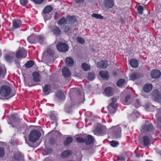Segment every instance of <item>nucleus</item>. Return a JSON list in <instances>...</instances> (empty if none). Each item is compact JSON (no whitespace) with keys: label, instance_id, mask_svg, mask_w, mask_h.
<instances>
[{"label":"nucleus","instance_id":"nucleus-1","mask_svg":"<svg viewBox=\"0 0 161 161\" xmlns=\"http://www.w3.org/2000/svg\"><path fill=\"white\" fill-rule=\"evenodd\" d=\"M11 93V88L7 86H2L0 89V93L2 97H7L9 96V97H11L14 95L16 93L15 92L13 94Z\"/></svg>","mask_w":161,"mask_h":161},{"label":"nucleus","instance_id":"nucleus-2","mask_svg":"<svg viewBox=\"0 0 161 161\" xmlns=\"http://www.w3.org/2000/svg\"><path fill=\"white\" fill-rule=\"evenodd\" d=\"M41 133L38 130H33L30 132L29 136V139L31 142H35L41 136Z\"/></svg>","mask_w":161,"mask_h":161},{"label":"nucleus","instance_id":"nucleus-3","mask_svg":"<svg viewBox=\"0 0 161 161\" xmlns=\"http://www.w3.org/2000/svg\"><path fill=\"white\" fill-rule=\"evenodd\" d=\"M112 136L116 139L120 138L121 137V127L119 126L112 127L111 129Z\"/></svg>","mask_w":161,"mask_h":161},{"label":"nucleus","instance_id":"nucleus-4","mask_svg":"<svg viewBox=\"0 0 161 161\" xmlns=\"http://www.w3.org/2000/svg\"><path fill=\"white\" fill-rule=\"evenodd\" d=\"M95 129L93 130V132L95 135H103L106 132V127L103 125L97 124L95 126Z\"/></svg>","mask_w":161,"mask_h":161},{"label":"nucleus","instance_id":"nucleus-5","mask_svg":"<svg viewBox=\"0 0 161 161\" xmlns=\"http://www.w3.org/2000/svg\"><path fill=\"white\" fill-rule=\"evenodd\" d=\"M153 129V125L150 123L148 121H146L145 122V124L142 125L141 131L142 133H144L150 131Z\"/></svg>","mask_w":161,"mask_h":161},{"label":"nucleus","instance_id":"nucleus-6","mask_svg":"<svg viewBox=\"0 0 161 161\" xmlns=\"http://www.w3.org/2000/svg\"><path fill=\"white\" fill-rule=\"evenodd\" d=\"M16 57L18 59L25 58L26 56V51L23 48H19L16 53Z\"/></svg>","mask_w":161,"mask_h":161},{"label":"nucleus","instance_id":"nucleus-7","mask_svg":"<svg viewBox=\"0 0 161 161\" xmlns=\"http://www.w3.org/2000/svg\"><path fill=\"white\" fill-rule=\"evenodd\" d=\"M58 50L62 52L67 51L69 49V47L67 45L64 43L59 42L57 45Z\"/></svg>","mask_w":161,"mask_h":161},{"label":"nucleus","instance_id":"nucleus-8","mask_svg":"<svg viewBox=\"0 0 161 161\" xmlns=\"http://www.w3.org/2000/svg\"><path fill=\"white\" fill-rule=\"evenodd\" d=\"M153 96L155 101L159 102L161 99V96L159 92L157 90H154L153 91Z\"/></svg>","mask_w":161,"mask_h":161},{"label":"nucleus","instance_id":"nucleus-9","mask_svg":"<svg viewBox=\"0 0 161 161\" xmlns=\"http://www.w3.org/2000/svg\"><path fill=\"white\" fill-rule=\"evenodd\" d=\"M161 75V72L158 69H154L151 72V76L153 78L157 79Z\"/></svg>","mask_w":161,"mask_h":161},{"label":"nucleus","instance_id":"nucleus-10","mask_svg":"<svg viewBox=\"0 0 161 161\" xmlns=\"http://www.w3.org/2000/svg\"><path fill=\"white\" fill-rule=\"evenodd\" d=\"M108 65L107 61L106 60H103L98 62L97 64V67L100 69L106 68Z\"/></svg>","mask_w":161,"mask_h":161},{"label":"nucleus","instance_id":"nucleus-11","mask_svg":"<svg viewBox=\"0 0 161 161\" xmlns=\"http://www.w3.org/2000/svg\"><path fill=\"white\" fill-rule=\"evenodd\" d=\"M12 119L13 120L12 125L13 127H15L19 125V119L17 118V114H14L11 116Z\"/></svg>","mask_w":161,"mask_h":161},{"label":"nucleus","instance_id":"nucleus-12","mask_svg":"<svg viewBox=\"0 0 161 161\" xmlns=\"http://www.w3.org/2000/svg\"><path fill=\"white\" fill-rule=\"evenodd\" d=\"M103 3L105 7L107 8H111L114 5L113 0H104Z\"/></svg>","mask_w":161,"mask_h":161},{"label":"nucleus","instance_id":"nucleus-13","mask_svg":"<svg viewBox=\"0 0 161 161\" xmlns=\"http://www.w3.org/2000/svg\"><path fill=\"white\" fill-rule=\"evenodd\" d=\"M51 32L53 33V34L57 36H59L60 34V31L59 28L56 26H53L50 27Z\"/></svg>","mask_w":161,"mask_h":161},{"label":"nucleus","instance_id":"nucleus-14","mask_svg":"<svg viewBox=\"0 0 161 161\" xmlns=\"http://www.w3.org/2000/svg\"><path fill=\"white\" fill-rule=\"evenodd\" d=\"M22 22L19 19H14L13 20V26L14 28H19L21 25Z\"/></svg>","mask_w":161,"mask_h":161},{"label":"nucleus","instance_id":"nucleus-15","mask_svg":"<svg viewBox=\"0 0 161 161\" xmlns=\"http://www.w3.org/2000/svg\"><path fill=\"white\" fill-rule=\"evenodd\" d=\"M139 141L140 143H143L145 146H147L150 144V139L148 136H143L142 142H141L140 140H139Z\"/></svg>","mask_w":161,"mask_h":161},{"label":"nucleus","instance_id":"nucleus-16","mask_svg":"<svg viewBox=\"0 0 161 161\" xmlns=\"http://www.w3.org/2000/svg\"><path fill=\"white\" fill-rule=\"evenodd\" d=\"M138 118V113L137 111H135L130 115L128 116L129 119L133 121L136 120Z\"/></svg>","mask_w":161,"mask_h":161},{"label":"nucleus","instance_id":"nucleus-17","mask_svg":"<svg viewBox=\"0 0 161 161\" xmlns=\"http://www.w3.org/2000/svg\"><path fill=\"white\" fill-rule=\"evenodd\" d=\"M158 123V127L161 129V113L160 110H158V113L156 114Z\"/></svg>","mask_w":161,"mask_h":161},{"label":"nucleus","instance_id":"nucleus-18","mask_svg":"<svg viewBox=\"0 0 161 161\" xmlns=\"http://www.w3.org/2000/svg\"><path fill=\"white\" fill-rule=\"evenodd\" d=\"M51 86L50 84H46L43 88V92L45 95H48L50 93Z\"/></svg>","mask_w":161,"mask_h":161},{"label":"nucleus","instance_id":"nucleus-19","mask_svg":"<svg viewBox=\"0 0 161 161\" xmlns=\"http://www.w3.org/2000/svg\"><path fill=\"white\" fill-rule=\"evenodd\" d=\"M63 75L65 77L68 78L70 76L71 73L69 68L67 67H64L62 70Z\"/></svg>","mask_w":161,"mask_h":161},{"label":"nucleus","instance_id":"nucleus-20","mask_svg":"<svg viewBox=\"0 0 161 161\" xmlns=\"http://www.w3.org/2000/svg\"><path fill=\"white\" fill-rule=\"evenodd\" d=\"M37 35L33 34L27 38V40L30 43H35L37 41Z\"/></svg>","mask_w":161,"mask_h":161},{"label":"nucleus","instance_id":"nucleus-21","mask_svg":"<svg viewBox=\"0 0 161 161\" xmlns=\"http://www.w3.org/2000/svg\"><path fill=\"white\" fill-rule=\"evenodd\" d=\"M33 80L36 82L39 81L41 80V77L40 75L37 72H35L33 73Z\"/></svg>","mask_w":161,"mask_h":161},{"label":"nucleus","instance_id":"nucleus-22","mask_svg":"<svg viewBox=\"0 0 161 161\" xmlns=\"http://www.w3.org/2000/svg\"><path fill=\"white\" fill-rule=\"evenodd\" d=\"M99 75L104 79L109 78V75L107 71H101L99 72Z\"/></svg>","mask_w":161,"mask_h":161},{"label":"nucleus","instance_id":"nucleus-23","mask_svg":"<svg viewBox=\"0 0 161 161\" xmlns=\"http://www.w3.org/2000/svg\"><path fill=\"white\" fill-rule=\"evenodd\" d=\"M56 97L59 99L64 100L65 98V96L64 93L61 90H58L56 93Z\"/></svg>","mask_w":161,"mask_h":161},{"label":"nucleus","instance_id":"nucleus-24","mask_svg":"<svg viewBox=\"0 0 161 161\" xmlns=\"http://www.w3.org/2000/svg\"><path fill=\"white\" fill-rule=\"evenodd\" d=\"M153 88V85L151 84H146L143 87L144 91L147 92H149L151 91Z\"/></svg>","mask_w":161,"mask_h":161},{"label":"nucleus","instance_id":"nucleus-25","mask_svg":"<svg viewBox=\"0 0 161 161\" xmlns=\"http://www.w3.org/2000/svg\"><path fill=\"white\" fill-rule=\"evenodd\" d=\"M122 103L124 105H128L130 103V96L128 95L121 100Z\"/></svg>","mask_w":161,"mask_h":161},{"label":"nucleus","instance_id":"nucleus-26","mask_svg":"<svg viewBox=\"0 0 161 161\" xmlns=\"http://www.w3.org/2000/svg\"><path fill=\"white\" fill-rule=\"evenodd\" d=\"M86 139V145H89L92 143L94 140V138L92 136L88 135L87 136V139Z\"/></svg>","mask_w":161,"mask_h":161},{"label":"nucleus","instance_id":"nucleus-27","mask_svg":"<svg viewBox=\"0 0 161 161\" xmlns=\"http://www.w3.org/2000/svg\"><path fill=\"white\" fill-rule=\"evenodd\" d=\"M104 92L106 95L108 96H112L113 95L112 88L110 87L106 88L104 90Z\"/></svg>","mask_w":161,"mask_h":161},{"label":"nucleus","instance_id":"nucleus-28","mask_svg":"<svg viewBox=\"0 0 161 161\" xmlns=\"http://www.w3.org/2000/svg\"><path fill=\"white\" fill-rule=\"evenodd\" d=\"M116 99L114 98H112L109 101V104L107 107L110 108L111 107H116Z\"/></svg>","mask_w":161,"mask_h":161},{"label":"nucleus","instance_id":"nucleus-29","mask_svg":"<svg viewBox=\"0 0 161 161\" xmlns=\"http://www.w3.org/2000/svg\"><path fill=\"white\" fill-rule=\"evenodd\" d=\"M14 158L18 160H23L24 156L19 152L16 153L14 155Z\"/></svg>","mask_w":161,"mask_h":161},{"label":"nucleus","instance_id":"nucleus-30","mask_svg":"<svg viewBox=\"0 0 161 161\" xmlns=\"http://www.w3.org/2000/svg\"><path fill=\"white\" fill-rule=\"evenodd\" d=\"M74 61L72 58L70 57H67L66 59V64L69 67L73 65Z\"/></svg>","mask_w":161,"mask_h":161},{"label":"nucleus","instance_id":"nucleus-31","mask_svg":"<svg viewBox=\"0 0 161 161\" xmlns=\"http://www.w3.org/2000/svg\"><path fill=\"white\" fill-rule=\"evenodd\" d=\"M141 76L140 74L137 73H134L131 75L130 76V79L131 80H135L140 78Z\"/></svg>","mask_w":161,"mask_h":161},{"label":"nucleus","instance_id":"nucleus-32","mask_svg":"<svg viewBox=\"0 0 161 161\" xmlns=\"http://www.w3.org/2000/svg\"><path fill=\"white\" fill-rule=\"evenodd\" d=\"M130 63L131 66L133 68H137L138 65V61L135 59H133L130 60Z\"/></svg>","mask_w":161,"mask_h":161},{"label":"nucleus","instance_id":"nucleus-33","mask_svg":"<svg viewBox=\"0 0 161 161\" xmlns=\"http://www.w3.org/2000/svg\"><path fill=\"white\" fill-rule=\"evenodd\" d=\"M6 74V70L4 67H1L0 66V79L3 78Z\"/></svg>","mask_w":161,"mask_h":161},{"label":"nucleus","instance_id":"nucleus-34","mask_svg":"<svg viewBox=\"0 0 161 161\" xmlns=\"http://www.w3.org/2000/svg\"><path fill=\"white\" fill-rule=\"evenodd\" d=\"M53 9V8L50 5H47L43 9V12L44 14H47L51 12Z\"/></svg>","mask_w":161,"mask_h":161},{"label":"nucleus","instance_id":"nucleus-35","mask_svg":"<svg viewBox=\"0 0 161 161\" xmlns=\"http://www.w3.org/2000/svg\"><path fill=\"white\" fill-rule=\"evenodd\" d=\"M73 139L71 137H68L66 138L64 142V144L65 146H67L70 144L73 141Z\"/></svg>","mask_w":161,"mask_h":161},{"label":"nucleus","instance_id":"nucleus-36","mask_svg":"<svg viewBox=\"0 0 161 161\" xmlns=\"http://www.w3.org/2000/svg\"><path fill=\"white\" fill-rule=\"evenodd\" d=\"M82 68L85 71H87L90 69V66L86 63H84L82 64Z\"/></svg>","mask_w":161,"mask_h":161},{"label":"nucleus","instance_id":"nucleus-37","mask_svg":"<svg viewBox=\"0 0 161 161\" xmlns=\"http://www.w3.org/2000/svg\"><path fill=\"white\" fill-rule=\"evenodd\" d=\"M47 53L49 56V58L50 59H52L53 55L54 53V51L51 49L49 48L47 49Z\"/></svg>","mask_w":161,"mask_h":161},{"label":"nucleus","instance_id":"nucleus-38","mask_svg":"<svg viewBox=\"0 0 161 161\" xmlns=\"http://www.w3.org/2000/svg\"><path fill=\"white\" fill-rule=\"evenodd\" d=\"M72 154V152L70 150H66L64 151L61 154L63 157H66L69 156Z\"/></svg>","mask_w":161,"mask_h":161},{"label":"nucleus","instance_id":"nucleus-39","mask_svg":"<svg viewBox=\"0 0 161 161\" xmlns=\"http://www.w3.org/2000/svg\"><path fill=\"white\" fill-rule=\"evenodd\" d=\"M107 108L109 111V114L108 115V117H109L110 115L114 114L116 112V107H111L110 108L108 107H107Z\"/></svg>","mask_w":161,"mask_h":161},{"label":"nucleus","instance_id":"nucleus-40","mask_svg":"<svg viewBox=\"0 0 161 161\" xmlns=\"http://www.w3.org/2000/svg\"><path fill=\"white\" fill-rule=\"evenodd\" d=\"M57 115V113L55 112H52L50 115V117L52 120H57L58 118Z\"/></svg>","mask_w":161,"mask_h":161},{"label":"nucleus","instance_id":"nucleus-41","mask_svg":"<svg viewBox=\"0 0 161 161\" xmlns=\"http://www.w3.org/2000/svg\"><path fill=\"white\" fill-rule=\"evenodd\" d=\"M125 82V80L124 79H121L119 80L117 82V85L119 87H122L124 85Z\"/></svg>","mask_w":161,"mask_h":161},{"label":"nucleus","instance_id":"nucleus-42","mask_svg":"<svg viewBox=\"0 0 161 161\" xmlns=\"http://www.w3.org/2000/svg\"><path fill=\"white\" fill-rule=\"evenodd\" d=\"M4 57L6 61L8 63H11L13 61V58L12 56L6 54L4 56Z\"/></svg>","mask_w":161,"mask_h":161},{"label":"nucleus","instance_id":"nucleus-43","mask_svg":"<svg viewBox=\"0 0 161 161\" xmlns=\"http://www.w3.org/2000/svg\"><path fill=\"white\" fill-rule=\"evenodd\" d=\"M34 63L32 61H29L27 62L25 64V66L27 68L32 67L34 64Z\"/></svg>","mask_w":161,"mask_h":161},{"label":"nucleus","instance_id":"nucleus-44","mask_svg":"<svg viewBox=\"0 0 161 161\" xmlns=\"http://www.w3.org/2000/svg\"><path fill=\"white\" fill-rule=\"evenodd\" d=\"M66 20L65 18L64 17L62 18L58 22V24L59 25H62L66 24Z\"/></svg>","mask_w":161,"mask_h":161},{"label":"nucleus","instance_id":"nucleus-45","mask_svg":"<svg viewBox=\"0 0 161 161\" xmlns=\"http://www.w3.org/2000/svg\"><path fill=\"white\" fill-rule=\"evenodd\" d=\"M44 39V37L41 35H37V41H38L40 43L42 44Z\"/></svg>","mask_w":161,"mask_h":161},{"label":"nucleus","instance_id":"nucleus-46","mask_svg":"<svg viewBox=\"0 0 161 161\" xmlns=\"http://www.w3.org/2000/svg\"><path fill=\"white\" fill-rule=\"evenodd\" d=\"M88 79L89 80H92L94 79L95 77V74L94 73H91L88 74Z\"/></svg>","mask_w":161,"mask_h":161},{"label":"nucleus","instance_id":"nucleus-47","mask_svg":"<svg viewBox=\"0 0 161 161\" xmlns=\"http://www.w3.org/2000/svg\"><path fill=\"white\" fill-rule=\"evenodd\" d=\"M92 17L98 19H102L103 18L102 16L98 14H92Z\"/></svg>","mask_w":161,"mask_h":161},{"label":"nucleus","instance_id":"nucleus-48","mask_svg":"<svg viewBox=\"0 0 161 161\" xmlns=\"http://www.w3.org/2000/svg\"><path fill=\"white\" fill-rule=\"evenodd\" d=\"M110 144L111 146L115 147L118 146L119 145V143L113 140L111 142Z\"/></svg>","mask_w":161,"mask_h":161},{"label":"nucleus","instance_id":"nucleus-49","mask_svg":"<svg viewBox=\"0 0 161 161\" xmlns=\"http://www.w3.org/2000/svg\"><path fill=\"white\" fill-rule=\"evenodd\" d=\"M77 41L81 44H83L85 43V40L81 37H78L77 38Z\"/></svg>","mask_w":161,"mask_h":161},{"label":"nucleus","instance_id":"nucleus-50","mask_svg":"<svg viewBox=\"0 0 161 161\" xmlns=\"http://www.w3.org/2000/svg\"><path fill=\"white\" fill-rule=\"evenodd\" d=\"M68 19L71 22H74L76 21L75 16H69Z\"/></svg>","mask_w":161,"mask_h":161},{"label":"nucleus","instance_id":"nucleus-51","mask_svg":"<svg viewBox=\"0 0 161 161\" xmlns=\"http://www.w3.org/2000/svg\"><path fill=\"white\" fill-rule=\"evenodd\" d=\"M4 154L5 153L4 148L0 147V158L3 157Z\"/></svg>","mask_w":161,"mask_h":161},{"label":"nucleus","instance_id":"nucleus-52","mask_svg":"<svg viewBox=\"0 0 161 161\" xmlns=\"http://www.w3.org/2000/svg\"><path fill=\"white\" fill-rule=\"evenodd\" d=\"M65 110L67 113H70L71 111V107L67 105H66L65 107Z\"/></svg>","mask_w":161,"mask_h":161},{"label":"nucleus","instance_id":"nucleus-53","mask_svg":"<svg viewBox=\"0 0 161 161\" xmlns=\"http://www.w3.org/2000/svg\"><path fill=\"white\" fill-rule=\"evenodd\" d=\"M76 140L80 143H84L86 142V139H84L81 137H77L76 138Z\"/></svg>","mask_w":161,"mask_h":161},{"label":"nucleus","instance_id":"nucleus-54","mask_svg":"<svg viewBox=\"0 0 161 161\" xmlns=\"http://www.w3.org/2000/svg\"><path fill=\"white\" fill-rule=\"evenodd\" d=\"M71 28L70 26L68 25H65L64 26L63 30L64 31L67 32L71 30Z\"/></svg>","mask_w":161,"mask_h":161},{"label":"nucleus","instance_id":"nucleus-55","mask_svg":"<svg viewBox=\"0 0 161 161\" xmlns=\"http://www.w3.org/2000/svg\"><path fill=\"white\" fill-rule=\"evenodd\" d=\"M137 9L138 10V12L139 14H142V11H143V8L142 6L141 5H140L138 7Z\"/></svg>","mask_w":161,"mask_h":161},{"label":"nucleus","instance_id":"nucleus-56","mask_svg":"<svg viewBox=\"0 0 161 161\" xmlns=\"http://www.w3.org/2000/svg\"><path fill=\"white\" fill-rule=\"evenodd\" d=\"M20 2L21 4L24 6L28 3L27 0H20Z\"/></svg>","mask_w":161,"mask_h":161},{"label":"nucleus","instance_id":"nucleus-57","mask_svg":"<svg viewBox=\"0 0 161 161\" xmlns=\"http://www.w3.org/2000/svg\"><path fill=\"white\" fill-rule=\"evenodd\" d=\"M19 59H15L14 60V62L17 68H19L20 67V65L19 63Z\"/></svg>","mask_w":161,"mask_h":161},{"label":"nucleus","instance_id":"nucleus-58","mask_svg":"<svg viewBox=\"0 0 161 161\" xmlns=\"http://www.w3.org/2000/svg\"><path fill=\"white\" fill-rule=\"evenodd\" d=\"M135 105L136 108L139 107L140 106L141 104L138 99H136V100L135 103Z\"/></svg>","mask_w":161,"mask_h":161},{"label":"nucleus","instance_id":"nucleus-59","mask_svg":"<svg viewBox=\"0 0 161 161\" xmlns=\"http://www.w3.org/2000/svg\"><path fill=\"white\" fill-rule=\"evenodd\" d=\"M33 1L36 3L40 4L44 0H33Z\"/></svg>","mask_w":161,"mask_h":161},{"label":"nucleus","instance_id":"nucleus-60","mask_svg":"<svg viewBox=\"0 0 161 161\" xmlns=\"http://www.w3.org/2000/svg\"><path fill=\"white\" fill-rule=\"evenodd\" d=\"M75 2L77 3H83L84 2V0H76Z\"/></svg>","mask_w":161,"mask_h":161},{"label":"nucleus","instance_id":"nucleus-61","mask_svg":"<svg viewBox=\"0 0 161 161\" xmlns=\"http://www.w3.org/2000/svg\"><path fill=\"white\" fill-rule=\"evenodd\" d=\"M85 100L84 98L83 97H81V100L80 102V103H83L84 101Z\"/></svg>","mask_w":161,"mask_h":161},{"label":"nucleus","instance_id":"nucleus-62","mask_svg":"<svg viewBox=\"0 0 161 161\" xmlns=\"http://www.w3.org/2000/svg\"><path fill=\"white\" fill-rule=\"evenodd\" d=\"M118 159L121 161H123L124 160V158L123 157H118Z\"/></svg>","mask_w":161,"mask_h":161},{"label":"nucleus","instance_id":"nucleus-63","mask_svg":"<svg viewBox=\"0 0 161 161\" xmlns=\"http://www.w3.org/2000/svg\"><path fill=\"white\" fill-rule=\"evenodd\" d=\"M136 156L137 158H139L140 157V154L138 153H137Z\"/></svg>","mask_w":161,"mask_h":161},{"label":"nucleus","instance_id":"nucleus-64","mask_svg":"<svg viewBox=\"0 0 161 161\" xmlns=\"http://www.w3.org/2000/svg\"><path fill=\"white\" fill-rule=\"evenodd\" d=\"M127 124L125 125H123L122 126L123 127L125 128L127 126Z\"/></svg>","mask_w":161,"mask_h":161}]
</instances>
